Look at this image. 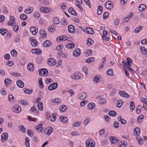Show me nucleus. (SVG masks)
I'll return each instance as SVG.
<instances>
[{
	"label": "nucleus",
	"instance_id": "1",
	"mask_svg": "<svg viewBox=\"0 0 147 147\" xmlns=\"http://www.w3.org/2000/svg\"><path fill=\"white\" fill-rule=\"evenodd\" d=\"M86 147H94L95 143L93 140L91 139L87 140L86 142Z\"/></svg>",
	"mask_w": 147,
	"mask_h": 147
},
{
	"label": "nucleus",
	"instance_id": "2",
	"mask_svg": "<svg viewBox=\"0 0 147 147\" xmlns=\"http://www.w3.org/2000/svg\"><path fill=\"white\" fill-rule=\"evenodd\" d=\"M39 75L40 76H46L48 74L47 70L45 68H42L38 70Z\"/></svg>",
	"mask_w": 147,
	"mask_h": 147
},
{
	"label": "nucleus",
	"instance_id": "3",
	"mask_svg": "<svg viewBox=\"0 0 147 147\" xmlns=\"http://www.w3.org/2000/svg\"><path fill=\"white\" fill-rule=\"evenodd\" d=\"M58 84L57 83H53L51 84L48 87V89L49 90H52L57 88Z\"/></svg>",
	"mask_w": 147,
	"mask_h": 147
},
{
	"label": "nucleus",
	"instance_id": "4",
	"mask_svg": "<svg viewBox=\"0 0 147 147\" xmlns=\"http://www.w3.org/2000/svg\"><path fill=\"white\" fill-rule=\"evenodd\" d=\"M12 110L13 112L16 113H19L21 111V107L18 105L14 106L12 107Z\"/></svg>",
	"mask_w": 147,
	"mask_h": 147
},
{
	"label": "nucleus",
	"instance_id": "5",
	"mask_svg": "<svg viewBox=\"0 0 147 147\" xmlns=\"http://www.w3.org/2000/svg\"><path fill=\"white\" fill-rule=\"evenodd\" d=\"M30 40L31 41V46L34 47H36L37 45V41L33 37H31L30 38Z\"/></svg>",
	"mask_w": 147,
	"mask_h": 147
},
{
	"label": "nucleus",
	"instance_id": "6",
	"mask_svg": "<svg viewBox=\"0 0 147 147\" xmlns=\"http://www.w3.org/2000/svg\"><path fill=\"white\" fill-rule=\"evenodd\" d=\"M111 1H107L105 4V7L108 9H110L111 8H113V4H111Z\"/></svg>",
	"mask_w": 147,
	"mask_h": 147
},
{
	"label": "nucleus",
	"instance_id": "7",
	"mask_svg": "<svg viewBox=\"0 0 147 147\" xmlns=\"http://www.w3.org/2000/svg\"><path fill=\"white\" fill-rule=\"evenodd\" d=\"M8 134L7 133H5L2 134L1 136V141L4 142L7 140L8 138Z\"/></svg>",
	"mask_w": 147,
	"mask_h": 147
},
{
	"label": "nucleus",
	"instance_id": "8",
	"mask_svg": "<svg viewBox=\"0 0 147 147\" xmlns=\"http://www.w3.org/2000/svg\"><path fill=\"white\" fill-rule=\"evenodd\" d=\"M67 37L65 35H62L58 37L57 38V41L59 42L62 40H67Z\"/></svg>",
	"mask_w": 147,
	"mask_h": 147
},
{
	"label": "nucleus",
	"instance_id": "9",
	"mask_svg": "<svg viewBox=\"0 0 147 147\" xmlns=\"http://www.w3.org/2000/svg\"><path fill=\"white\" fill-rule=\"evenodd\" d=\"M80 49L79 48L75 49L73 52V55L76 57H77L80 54Z\"/></svg>",
	"mask_w": 147,
	"mask_h": 147
},
{
	"label": "nucleus",
	"instance_id": "10",
	"mask_svg": "<svg viewBox=\"0 0 147 147\" xmlns=\"http://www.w3.org/2000/svg\"><path fill=\"white\" fill-rule=\"evenodd\" d=\"M43 124V122H42L40 123L36 127H35L36 129L39 132H41L42 130V125Z\"/></svg>",
	"mask_w": 147,
	"mask_h": 147
},
{
	"label": "nucleus",
	"instance_id": "11",
	"mask_svg": "<svg viewBox=\"0 0 147 147\" xmlns=\"http://www.w3.org/2000/svg\"><path fill=\"white\" fill-rule=\"evenodd\" d=\"M55 62L56 61L55 59L52 58L49 59L48 63L49 65L53 66L54 65Z\"/></svg>",
	"mask_w": 147,
	"mask_h": 147
},
{
	"label": "nucleus",
	"instance_id": "12",
	"mask_svg": "<svg viewBox=\"0 0 147 147\" xmlns=\"http://www.w3.org/2000/svg\"><path fill=\"white\" fill-rule=\"evenodd\" d=\"M68 32L71 33H74L75 32V29L74 27L72 25H70L68 27Z\"/></svg>",
	"mask_w": 147,
	"mask_h": 147
},
{
	"label": "nucleus",
	"instance_id": "13",
	"mask_svg": "<svg viewBox=\"0 0 147 147\" xmlns=\"http://www.w3.org/2000/svg\"><path fill=\"white\" fill-rule=\"evenodd\" d=\"M78 96L80 100H84L86 96V93L85 92L80 93L78 95Z\"/></svg>",
	"mask_w": 147,
	"mask_h": 147
},
{
	"label": "nucleus",
	"instance_id": "14",
	"mask_svg": "<svg viewBox=\"0 0 147 147\" xmlns=\"http://www.w3.org/2000/svg\"><path fill=\"white\" fill-rule=\"evenodd\" d=\"M101 77L99 75H96L93 78V82L94 83H97L99 82L101 80H100V78Z\"/></svg>",
	"mask_w": 147,
	"mask_h": 147
},
{
	"label": "nucleus",
	"instance_id": "15",
	"mask_svg": "<svg viewBox=\"0 0 147 147\" xmlns=\"http://www.w3.org/2000/svg\"><path fill=\"white\" fill-rule=\"evenodd\" d=\"M52 45V42L49 40H46L43 43V45L45 47H48Z\"/></svg>",
	"mask_w": 147,
	"mask_h": 147
},
{
	"label": "nucleus",
	"instance_id": "16",
	"mask_svg": "<svg viewBox=\"0 0 147 147\" xmlns=\"http://www.w3.org/2000/svg\"><path fill=\"white\" fill-rule=\"evenodd\" d=\"M119 94L121 96H123L125 98H128L129 97V95L126 92L124 91H120L119 92Z\"/></svg>",
	"mask_w": 147,
	"mask_h": 147
},
{
	"label": "nucleus",
	"instance_id": "17",
	"mask_svg": "<svg viewBox=\"0 0 147 147\" xmlns=\"http://www.w3.org/2000/svg\"><path fill=\"white\" fill-rule=\"evenodd\" d=\"M16 84L18 87L21 88H23L24 86V83L20 80H18L16 82Z\"/></svg>",
	"mask_w": 147,
	"mask_h": 147
},
{
	"label": "nucleus",
	"instance_id": "18",
	"mask_svg": "<svg viewBox=\"0 0 147 147\" xmlns=\"http://www.w3.org/2000/svg\"><path fill=\"white\" fill-rule=\"evenodd\" d=\"M57 114L55 113L53 114L51 116H50V115H49V117L50 119V121L53 122L56 119V115Z\"/></svg>",
	"mask_w": 147,
	"mask_h": 147
},
{
	"label": "nucleus",
	"instance_id": "19",
	"mask_svg": "<svg viewBox=\"0 0 147 147\" xmlns=\"http://www.w3.org/2000/svg\"><path fill=\"white\" fill-rule=\"evenodd\" d=\"M30 31L32 32V33L33 35L36 34L37 32V29L36 28L34 27H31L30 28Z\"/></svg>",
	"mask_w": 147,
	"mask_h": 147
},
{
	"label": "nucleus",
	"instance_id": "20",
	"mask_svg": "<svg viewBox=\"0 0 147 147\" xmlns=\"http://www.w3.org/2000/svg\"><path fill=\"white\" fill-rule=\"evenodd\" d=\"M39 33L43 38H45L46 36V32L43 29L40 30L39 31Z\"/></svg>",
	"mask_w": 147,
	"mask_h": 147
},
{
	"label": "nucleus",
	"instance_id": "21",
	"mask_svg": "<svg viewBox=\"0 0 147 147\" xmlns=\"http://www.w3.org/2000/svg\"><path fill=\"white\" fill-rule=\"evenodd\" d=\"M32 52L33 53H36L37 55L40 54L42 53V51L40 49H32Z\"/></svg>",
	"mask_w": 147,
	"mask_h": 147
},
{
	"label": "nucleus",
	"instance_id": "22",
	"mask_svg": "<svg viewBox=\"0 0 147 147\" xmlns=\"http://www.w3.org/2000/svg\"><path fill=\"white\" fill-rule=\"evenodd\" d=\"M86 32L87 33L90 34H93L94 33V32L93 29L89 27L86 28Z\"/></svg>",
	"mask_w": 147,
	"mask_h": 147
},
{
	"label": "nucleus",
	"instance_id": "23",
	"mask_svg": "<svg viewBox=\"0 0 147 147\" xmlns=\"http://www.w3.org/2000/svg\"><path fill=\"white\" fill-rule=\"evenodd\" d=\"M146 6L144 4H141L138 7V10L142 11H143L146 8Z\"/></svg>",
	"mask_w": 147,
	"mask_h": 147
},
{
	"label": "nucleus",
	"instance_id": "24",
	"mask_svg": "<svg viewBox=\"0 0 147 147\" xmlns=\"http://www.w3.org/2000/svg\"><path fill=\"white\" fill-rule=\"evenodd\" d=\"M68 11L69 13L74 16H76L78 15L77 13L75 11H74V9L72 7H70Z\"/></svg>",
	"mask_w": 147,
	"mask_h": 147
},
{
	"label": "nucleus",
	"instance_id": "25",
	"mask_svg": "<svg viewBox=\"0 0 147 147\" xmlns=\"http://www.w3.org/2000/svg\"><path fill=\"white\" fill-rule=\"evenodd\" d=\"M60 121L63 123H65L67 121V118L65 116H61L59 117Z\"/></svg>",
	"mask_w": 147,
	"mask_h": 147
},
{
	"label": "nucleus",
	"instance_id": "26",
	"mask_svg": "<svg viewBox=\"0 0 147 147\" xmlns=\"http://www.w3.org/2000/svg\"><path fill=\"white\" fill-rule=\"evenodd\" d=\"M27 69L30 71H32L34 70L33 64L32 63L28 64L27 66Z\"/></svg>",
	"mask_w": 147,
	"mask_h": 147
},
{
	"label": "nucleus",
	"instance_id": "27",
	"mask_svg": "<svg viewBox=\"0 0 147 147\" xmlns=\"http://www.w3.org/2000/svg\"><path fill=\"white\" fill-rule=\"evenodd\" d=\"M110 139L112 143H115L117 142L118 140L117 138L113 136L110 137Z\"/></svg>",
	"mask_w": 147,
	"mask_h": 147
},
{
	"label": "nucleus",
	"instance_id": "28",
	"mask_svg": "<svg viewBox=\"0 0 147 147\" xmlns=\"http://www.w3.org/2000/svg\"><path fill=\"white\" fill-rule=\"evenodd\" d=\"M40 10L41 11L45 13H47L50 10L48 7H42L40 8Z\"/></svg>",
	"mask_w": 147,
	"mask_h": 147
},
{
	"label": "nucleus",
	"instance_id": "29",
	"mask_svg": "<svg viewBox=\"0 0 147 147\" xmlns=\"http://www.w3.org/2000/svg\"><path fill=\"white\" fill-rule=\"evenodd\" d=\"M46 131H47V133L46 134L49 136L53 131V129L51 127H49L47 128L46 129Z\"/></svg>",
	"mask_w": 147,
	"mask_h": 147
},
{
	"label": "nucleus",
	"instance_id": "30",
	"mask_svg": "<svg viewBox=\"0 0 147 147\" xmlns=\"http://www.w3.org/2000/svg\"><path fill=\"white\" fill-rule=\"evenodd\" d=\"M67 107L64 105H62L59 108V110L61 112H64L67 110Z\"/></svg>",
	"mask_w": 147,
	"mask_h": 147
},
{
	"label": "nucleus",
	"instance_id": "31",
	"mask_svg": "<svg viewBox=\"0 0 147 147\" xmlns=\"http://www.w3.org/2000/svg\"><path fill=\"white\" fill-rule=\"evenodd\" d=\"M140 49L141 52L143 55H145L147 53V49L144 47H141Z\"/></svg>",
	"mask_w": 147,
	"mask_h": 147
},
{
	"label": "nucleus",
	"instance_id": "32",
	"mask_svg": "<svg viewBox=\"0 0 147 147\" xmlns=\"http://www.w3.org/2000/svg\"><path fill=\"white\" fill-rule=\"evenodd\" d=\"M66 46L67 48L72 49L74 47L75 44L74 43H68L66 45Z\"/></svg>",
	"mask_w": 147,
	"mask_h": 147
},
{
	"label": "nucleus",
	"instance_id": "33",
	"mask_svg": "<svg viewBox=\"0 0 147 147\" xmlns=\"http://www.w3.org/2000/svg\"><path fill=\"white\" fill-rule=\"evenodd\" d=\"M94 41L90 38H88L87 40V45L88 46H90L93 42Z\"/></svg>",
	"mask_w": 147,
	"mask_h": 147
},
{
	"label": "nucleus",
	"instance_id": "34",
	"mask_svg": "<svg viewBox=\"0 0 147 147\" xmlns=\"http://www.w3.org/2000/svg\"><path fill=\"white\" fill-rule=\"evenodd\" d=\"M88 109L90 110H91L94 108L95 107V105L94 103L91 102L90 103L88 106Z\"/></svg>",
	"mask_w": 147,
	"mask_h": 147
},
{
	"label": "nucleus",
	"instance_id": "35",
	"mask_svg": "<svg viewBox=\"0 0 147 147\" xmlns=\"http://www.w3.org/2000/svg\"><path fill=\"white\" fill-rule=\"evenodd\" d=\"M103 8L101 6H99L98 8L97 9V14L98 15H100L102 13V11Z\"/></svg>",
	"mask_w": 147,
	"mask_h": 147
},
{
	"label": "nucleus",
	"instance_id": "36",
	"mask_svg": "<svg viewBox=\"0 0 147 147\" xmlns=\"http://www.w3.org/2000/svg\"><path fill=\"white\" fill-rule=\"evenodd\" d=\"M23 90L24 92L25 93L29 94H31L33 92V90L32 89H31L29 90L28 89L25 88L23 89Z\"/></svg>",
	"mask_w": 147,
	"mask_h": 147
},
{
	"label": "nucleus",
	"instance_id": "37",
	"mask_svg": "<svg viewBox=\"0 0 147 147\" xmlns=\"http://www.w3.org/2000/svg\"><path fill=\"white\" fill-rule=\"evenodd\" d=\"M49 31L50 32H54L55 30V28H54V25H52L49 27L48 28Z\"/></svg>",
	"mask_w": 147,
	"mask_h": 147
},
{
	"label": "nucleus",
	"instance_id": "38",
	"mask_svg": "<svg viewBox=\"0 0 147 147\" xmlns=\"http://www.w3.org/2000/svg\"><path fill=\"white\" fill-rule=\"evenodd\" d=\"M141 109H142V107L140 105L138 106L136 108V113L138 114L140 113L141 111Z\"/></svg>",
	"mask_w": 147,
	"mask_h": 147
},
{
	"label": "nucleus",
	"instance_id": "39",
	"mask_svg": "<svg viewBox=\"0 0 147 147\" xmlns=\"http://www.w3.org/2000/svg\"><path fill=\"white\" fill-rule=\"evenodd\" d=\"M95 58L94 57H90L86 60V62L87 63H90L91 62H93L95 60Z\"/></svg>",
	"mask_w": 147,
	"mask_h": 147
},
{
	"label": "nucleus",
	"instance_id": "40",
	"mask_svg": "<svg viewBox=\"0 0 147 147\" xmlns=\"http://www.w3.org/2000/svg\"><path fill=\"white\" fill-rule=\"evenodd\" d=\"M134 131L136 132V136H138L140 134V130L139 128H136L134 129Z\"/></svg>",
	"mask_w": 147,
	"mask_h": 147
},
{
	"label": "nucleus",
	"instance_id": "41",
	"mask_svg": "<svg viewBox=\"0 0 147 147\" xmlns=\"http://www.w3.org/2000/svg\"><path fill=\"white\" fill-rule=\"evenodd\" d=\"M7 30L6 29L4 28H1L0 29V33L2 35H4L5 33H7Z\"/></svg>",
	"mask_w": 147,
	"mask_h": 147
},
{
	"label": "nucleus",
	"instance_id": "42",
	"mask_svg": "<svg viewBox=\"0 0 147 147\" xmlns=\"http://www.w3.org/2000/svg\"><path fill=\"white\" fill-rule=\"evenodd\" d=\"M33 10V8L31 7L29 9H26L24 11V12L26 14H28L31 13L32 11Z\"/></svg>",
	"mask_w": 147,
	"mask_h": 147
},
{
	"label": "nucleus",
	"instance_id": "43",
	"mask_svg": "<svg viewBox=\"0 0 147 147\" xmlns=\"http://www.w3.org/2000/svg\"><path fill=\"white\" fill-rule=\"evenodd\" d=\"M129 108L131 109L132 110H134L135 109V105L133 101H131L130 102Z\"/></svg>",
	"mask_w": 147,
	"mask_h": 147
},
{
	"label": "nucleus",
	"instance_id": "44",
	"mask_svg": "<svg viewBox=\"0 0 147 147\" xmlns=\"http://www.w3.org/2000/svg\"><path fill=\"white\" fill-rule=\"evenodd\" d=\"M123 101L122 100H120L117 102V106L118 107H121L123 103Z\"/></svg>",
	"mask_w": 147,
	"mask_h": 147
},
{
	"label": "nucleus",
	"instance_id": "45",
	"mask_svg": "<svg viewBox=\"0 0 147 147\" xmlns=\"http://www.w3.org/2000/svg\"><path fill=\"white\" fill-rule=\"evenodd\" d=\"M53 21L54 23L56 24H57L59 22V18L57 17H54Z\"/></svg>",
	"mask_w": 147,
	"mask_h": 147
},
{
	"label": "nucleus",
	"instance_id": "46",
	"mask_svg": "<svg viewBox=\"0 0 147 147\" xmlns=\"http://www.w3.org/2000/svg\"><path fill=\"white\" fill-rule=\"evenodd\" d=\"M61 24L64 26H66L67 25V22L65 18H62V23Z\"/></svg>",
	"mask_w": 147,
	"mask_h": 147
},
{
	"label": "nucleus",
	"instance_id": "47",
	"mask_svg": "<svg viewBox=\"0 0 147 147\" xmlns=\"http://www.w3.org/2000/svg\"><path fill=\"white\" fill-rule=\"evenodd\" d=\"M12 82V81L11 80L8 78H6L4 81L5 84L7 86L9 84H10Z\"/></svg>",
	"mask_w": 147,
	"mask_h": 147
},
{
	"label": "nucleus",
	"instance_id": "48",
	"mask_svg": "<svg viewBox=\"0 0 147 147\" xmlns=\"http://www.w3.org/2000/svg\"><path fill=\"white\" fill-rule=\"evenodd\" d=\"M37 107L40 110L42 111L43 109L42 103V102H39L37 105Z\"/></svg>",
	"mask_w": 147,
	"mask_h": 147
},
{
	"label": "nucleus",
	"instance_id": "49",
	"mask_svg": "<svg viewBox=\"0 0 147 147\" xmlns=\"http://www.w3.org/2000/svg\"><path fill=\"white\" fill-rule=\"evenodd\" d=\"M109 115L110 116H114L116 115L117 113L115 111H111L109 112Z\"/></svg>",
	"mask_w": 147,
	"mask_h": 147
},
{
	"label": "nucleus",
	"instance_id": "50",
	"mask_svg": "<svg viewBox=\"0 0 147 147\" xmlns=\"http://www.w3.org/2000/svg\"><path fill=\"white\" fill-rule=\"evenodd\" d=\"M30 139L28 137H26L25 138V144L26 147H28L30 146V144L29 142V141Z\"/></svg>",
	"mask_w": 147,
	"mask_h": 147
},
{
	"label": "nucleus",
	"instance_id": "51",
	"mask_svg": "<svg viewBox=\"0 0 147 147\" xmlns=\"http://www.w3.org/2000/svg\"><path fill=\"white\" fill-rule=\"evenodd\" d=\"M11 55L13 57L16 56L18 54L17 51L15 49H13L11 52Z\"/></svg>",
	"mask_w": 147,
	"mask_h": 147
},
{
	"label": "nucleus",
	"instance_id": "52",
	"mask_svg": "<svg viewBox=\"0 0 147 147\" xmlns=\"http://www.w3.org/2000/svg\"><path fill=\"white\" fill-rule=\"evenodd\" d=\"M20 18L22 20H25L27 18V16L24 14H21L20 16Z\"/></svg>",
	"mask_w": 147,
	"mask_h": 147
},
{
	"label": "nucleus",
	"instance_id": "53",
	"mask_svg": "<svg viewBox=\"0 0 147 147\" xmlns=\"http://www.w3.org/2000/svg\"><path fill=\"white\" fill-rule=\"evenodd\" d=\"M143 28V26H140L138 28H136L134 32L135 33H137L139 32Z\"/></svg>",
	"mask_w": 147,
	"mask_h": 147
},
{
	"label": "nucleus",
	"instance_id": "54",
	"mask_svg": "<svg viewBox=\"0 0 147 147\" xmlns=\"http://www.w3.org/2000/svg\"><path fill=\"white\" fill-rule=\"evenodd\" d=\"M119 121L123 124H125L126 123L125 120L122 119L121 117H118Z\"/></svg>",
	"mask_w": 147,
	"mask_h": 147
},
{
	"label": "nucleus",
	"instance_id": "55",
	"mask_svg": "<svg viewBox=\"0 0 147 147\" xmlns=\"http://www.w3.org/2000/svg\"><path fill=\"white\" fill-rule=\"evenodd\" d=\"M30 111L32 112H34L35 113H38V111L34 107H32L30 109Z\"/></svg>",
	"mask_w": 147,
	"mask_h": 147
},
{
	"label": "nucleus",
	"instance_id": "56",
	"mask_svg": "<svg viewBox=\"0 0 147 147\" xmlns=\"http://www.w3.org/2000/svg\"><path fill=\"white\" fill-rule=\"evenodd\" d=\"M120 22V20L118 18H116L114 22V25L115 26H118L119 25Z\"/></svg>",
	"mask_w": 147,
	"mask_h": 147
},
{
	"label": "nucleus",
	"instance_id": "57",
	"mask_svg": "<svg viewBox=\"0 0 147 147\" xmlns=\"http://www.w3.org/2000/svg\"><path fill=\"white\" fill-rule=\"evenodd\" d=\"M19 128L20 131H22L23 132H25V128L24 126L23 125L20 126L19 127Z\"/></svg>",
	"mask_w": 147,
	"mask_h": 147
},
{
	"label": "nucleus",
	"instance_id": "58",
	"mask_svg": "<svg viewBox=\"0 0 147 147\" xmlns=\"http://www.w3.org/2000/svg\"><path fill=\"white\" fill-rule=\"evenodd\" d=\"M75 75L76 76V79L77 80L80 79L81 77V74L79 72L76 73Z\"/></svg>",
	"mask_w": 147,
	"mask_h": 147
},
{
	"label": "nucleus",
	"instance_id": "59",
	"mask_svg": "<svg viewBox=\"0 0 147 147\" xmlns=\"http://www.w3.org/2000/svg\"><path fill=\"white\" fill-rule=\"evenodd\" d=\"M113 127L115 128H117L119 127V123L118 122L115 121L113 123Z\"/></svg>",
	"mask_w": 147,
	"mask_h": 147
},
{
	"label": "nucleus",
	"instance_id": "60",
	"mask_svg": "<svg viewBox=\"0 0 147 147\" xmlns=\"http://www.w3.org/2000/svg\"><path fill=\"white\" fill-rule=\"evenodd\" d=\"M81 124V122H76L73 123V125L75 127H78Z\"/></svg>",
	"mask_w": 147,
	"mask_h": 147
},
{
	"label": "nucleus",
	"instance_id": "61",
	"mask_svg": "<svg viewBox=\"0 0 147 147\" xmlns=\"http://www.w3.org/2000/svg\"><path fill=\"white\" fill-rule=\"evenodd\" d=\"M52 101L53 103L56 102H61V100L59 98H55L54 99H52Z\"/></svg>",
	"mask_w": 147,
	"mask_h": 147
},
{
	"label": "nucleus",
	"instance_id": "62",
	"mask_svg": "<svg viewBox=\"0 0 147 147\" xmlns=\"http://www.w3.org/2000/svg\"><path fill=\"white\" fill-rule=\"evenodd\" d=\"M109 14L108 12H105L104 13L103 16V19H105L107 18L109 16Z\"/></svg>",
	"mask_w": 147,
	"mask_h": 147
},
{
	"label": "nucleus",
	"instance_id": "63",
	"mask_svg": "<svg viewBox=\"0 0 147 147\" xmlns=\"http://www.w3.org/2000/svg\"><path fill=\"white\" fill-rule=\"evenodd\" d=\"M106 102L105 99L103 98L100 99L99 101V103L100 104H105Z\"/></svg>",
	"mask_w": 147,
	"mask_h": 147
},
{
	"label": "nucleus",
	"instance_id": "64",
	"mask_svg": "<svg viewBox=\"0 0 147 147\" xmlns=\"http://www.w3.org/2000/svg\"><path fill=\"white\" fill-rule=\"evenodd\" d=\"M1 93L2 95H5L7 93V91L4 89H2L1 90Z\"/></svg>",
	"mask_w": 147,
	"mask_h": 147
}]
</instances>
